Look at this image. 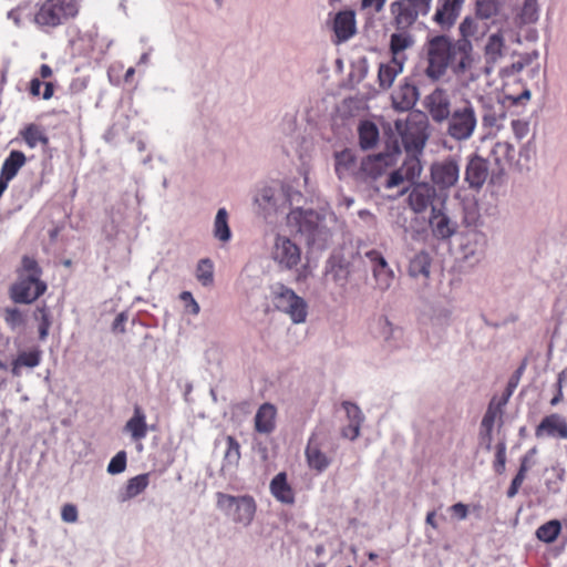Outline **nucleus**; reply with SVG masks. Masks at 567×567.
<instances>
[{"label":"nucleus","mask_w":567,"mask_h":567,"mask_svg":"<svg viewBox=\"0 0 567 567\" xmlns=\"http://www.w3.org/2000/svg\"><path fill=\"white\" fill-rule=\"evenodd\" d=\"M475 11L480 19H491L497 16L499 11V2L497 0H477Z\"/></svg>","instance_id":"48"},{"label":"nucleus","mask_w":567,"mask_h":567,"mask_svg":"<svg viewBox=\"0 0 567 567\" xmlns=\"http://www.w3.org/2000/svg\"><path fill=\"white\" fill-rule=\"evenodd\" d=\"M287 226L299 233L311 249L323 250L332 243L337 217L328 210L296 207L287 214Z\"/></svg>","instance_id":"1"},{"label":"nucleus","mask_w":567,"mask_h":567,"mask_svg":"<svg viewBox=\"0 0 567 567\" xmlns=\"http://www.w3.org/2000/svg\"><path fill=\"white\" fill-rule=\"evenodd\" d=\"M433 0H396L391 3L390 11L393 24L399 28H411L420 16L430 13Z\"/></svg>","instance_id":"14"},{"label":"nucleus","mask_w":567,"mask_h":567,"mask_svg":"<svg viewBox=\"0 0 567 567\" xmlns=\"http://www.w3.org/2000/svg\"><path fill=\"white\" fill-rule=\"evenodd\" d=\"M6 323L12 329H18L23 326L24 317L17 308L7 309L4 312Z\"/></svg>","instance_id":"50"},{"label":"nucleus","mask_w":567,"mask_h":567,"mask_svg":"<svg viewBox=\"0 0 567 567\" xmlns=\"http://www.w3.org/2000/svg\"><path fill=\"white\" fill-rule=\"evenodd\" d=\"M431 257L430 255L421 250L416 252L409 262L408 274L412 278H424L430 277Z\"/></svg>","instance_id":"38"},{"label":"nucleus","mask_w":567,"mask_h":567,"mask_svg":"<svg viewBox=\"0 0 567 567\" xmlns=\"http://www.w3.org/2000/svg\"><path fill=\"white\" fill-rule=\"evenodd\" d=\"M213 236L221 244H227L231 239L233 234L229 226V214L224 207L217 210L214 218Z\"/></svg>","instance_id":"37"},{"label":"nucleus","mask_w":567,"mask_h":567,"mask_svg":"<svg viewBox=\"0 0 567 567\" xmlns=\"http://www.w3.org/2000/svg\"><path fill=\"white\" fill-rule=\"evenodd\" d=\"M25 155L20 151H11L9 156L4 159L0 175L4 179H13L19 169L25 164Z\"/></svg>","instance_id":"39"},{"label":"nucleus","mask_w":567,"mask_h":567,"mask_svg":"<svg viewBox=\"0 0 567 567\" xmlns=\"http://www.w3.org/2000/svg\"><path fill=\"white\" fill-rule=\"evenodd\" d=\"M430 226L433 235L440 239H447L452 237L456 230V225L443 212V209L437 206H432Z\"/></svg>","instance_id":"28"},{"label":"nucleus","mask_w":567,"mask_h":567,"mask_svg":"<svg viewBox=\"0 0 567 567\" xmlns=\"http://www.w3.org/2000/svg\"><path fill=\"white\" fill-rule=\"evenodd\" d=\"M365 258L370 262L371 274L374 281L373 288L377 291L385 292L393 285L395 275L389 266L384 256L375 249L365 252Z\"/></svg>","instance_id":"17"},{"label":"nucleus","mask_w":567,"mask_h":567,"mask_svg":"<svg viewBox=\"0 0 567 567\" xmlns=\"http://www.w3.org/2000/svg\"><path fill=\"white\" fill-rule=\"evenodd\" d=\"M391 99L395 110L405 112L415 105L419 99V91L415 85L404 82L393 91Z\"/></svg>","instance_id":"29"},{"label":"nucleus","mask_w":567,"mask_h":567,"mask_svg":"<svg viewBox=\"0 0 567 567\" xmlns=\"http://www.w3.org/2000/svg\"><path fill=\"white\" fill-rule=\"evenodd\" d=\"M196 278L205 287L214 282V264L209 258L200 259L196 266Z\"/></svg>","instance_id":"47"},{"label":"nucleus","mask_w":567,"mask_h":567,"mask_svg":"<svg viewBox=\"0 0 567 567\" xmlns=\"http://www.w3.org/2000/svg\"><path fill=\"white\" fill-rule=\"evenodd\" d=\"M535 435L537 439L567 440V421L557 413L547 415L537 425Z\"/></svg>","instance_id":"24"},{"label":"nucleus","mask_w":567,"mask_h":567,"mask_svg":"<svg viewBox=\"0 0 567 567\" xmlns=\"http://www.w3.org/2000/svg\"><path fill=\"white\" fill-rule=\"evenodd\" d=\"M445 121L447 122V135L456 142L472 138L478 124L475 107L468 100H464L461 105L456 106Z\"/></svg>","instance_id":"8"},{"label":"nucleus","mask_w":567,"mask_h":567,"mask_svg":"<svg viewBox=\"0 0 567 567\" xmlns=\"http://www.w3.org/2000/svg\"><path fill=\"white\" fill-rule=\"evenodd\" d=\"M334 173L339 179L353 178L359 182L360 175V161L357 157L355 151L344 148L337 151L333 154Z\"/></svg>","instance_id":"22"},{"label":"nucleus","mask_w":567,"mask_h":567,"mask_svg":"<svg viewBox=\"0 0 567 567\" xmlns=\"http://www.w3.org/2000/svg\"><path fill=\"white\" fill-rule=\"evenodd\" d=\"M400 154V148L394 146L388 152L362 158L360 161L359 182L377 179L398 162Z\"/></svg>","instance_id":"15"},{"label":"nucleus","mask_w":567,"mask_h":567,"mask_svg":"<svg viewBox=\"0 0 567 567\" xmlns=\"http://www.w3.org/2000/svg\"><path fill=\"white\" fill-rule=\"evenodd\" d=\"M491 156L498 166L511 164L515 158V147L508 142H497L491 151Z\"/></svg>","instance_id":"42"},{"label":"nucleus","mask_w":567,"mask_h":567,"mask_svg":"<svg viewBox=\"0 0 567 567\" xmlns=\"http://www.w3.org/2000/svg\"><path fill=\"white\" fill-rule=\"evenodd\" d=\"M404 63L399 59H391L385 63H381L379 66V84L383 89H390L396 79V76L402 73Z\"/></svg>","instance_id":"36"},{"label":"nucleus","mask_w":567,"mask_h":567,"mask_svg":"<svg viewBox=\"0 0 567 567\" xmlns=\"http://www.w3.org/2000/svg\"><path fill=\"white\" fill-rule=\"evenodd\" d=\"M333 31L339 41H347L357 31L355 14L351 10L340 11L333 19Z\"/></svg>","instance_id":"33"},{"label":"nucleus","mask_w":567,"mask_h":567,"mask_svg":"<svg viewBox=\"0 0 567 567\" xmlns=\"http://www.w3.org/2000/svg\"><path fill=\"white\" fill-rule=\"evenodd\" d=\"M477 30V23L471 17H466L460 24L458 31L461 34L460 40H470L473 38Z\"/></svg>","instance_id":"51"},{"label":"nucleus","mask_w":567,"mask_h":567,"mask_svg":"<svg viewBox=\"0 0 567 567\" xmlns=\"http://www.w3.org/2000/svg\"><path fill=\"white\" fill-rule=\"evenodd\" d=\"M406 158L404 159L401 168L404 172L408 181L417 179L423 171V166L421 164L420 155L422 153H406Z\"/></svg>","instance_id":"44"},{"label":"nucleus","mask_w":567,"mask_h":567,"mask_svg":"<svg viewBox=\"0 0 567 567\" xmlns=\"http://www.w3.org/2000/svg\"><path fill=\"white\" fill-rule=\"evenodd\" d=\"M148 486V474H140L130 478L126 483L125 491L121 496V501L134 498L145 491Z\"/></svg>","instance_id":"43"},{"label":"nucleus","mask_w":567,"mask_h":567,"mask_svg":"<svg viewBox=\"0 0 567 567\" xmlns=\"http://www.w3.org/2000/svg\"><path fill=\"white\" fill-rule=\"evenodd\" d=\"M464 6L465 0H435L431 17L432 23L443 32L452 30L457 23Z\"/></svg>","instance_id":"16"},{"label":"nucleus","mask_w":567,"mask_h":567,"mask_svg":"<svg viewBox=\"0 0 567 567\" xmlns=\"http://www.w3.org/2000/svg\"><path fill=\"white\" fill-rule=\"evenodd\" d=\"M127 455L125 451L117 452L107 465V473L111 475L121 474L126 468Z\"/></svg>","instance_id":"49"},{"label":"nucleus","mask_w":567,"mask_h":567,"mask_svg":"<svg viewBox=\"0 0 567 567\" xmlns=\"http://www.w3.org/2000/svg\"><path fill=\"white\" fill-rule=\"evenodd\" d=\"M41 268L28 256L22 258L19 279L11 288V297L18 303H31L47 290V284L40 279Z\"/></svg>","instance_id":"4"},{"label":"nucleus","mask_w":567,"mask_h":567,"mask_svg":"<svg viewBox=\"0 0 567 567\" xmlns=\"http://www.w3.org/2000/svg\"><path fill=\"white\" fill-rule=\"evenodd\" d=\"M538 58L537 52L528 53L523 56L519 61L512 63L509 70H505L506 73H517L520 72L527 64L532 63L533 60Z\"/></svg>","instance_id":"58"},{"label":"nucleus","mask_w":567,"mask_h":567,"mask_svg":"<svg viewBox=\"0 0 567 567\" xmlns=\"http://www.w3.org/2000/svg\"><path fill=\"white\" fill-rule=\"evenodd\" d=\"M277 409L271 403L261 404L255 414V430L259 434H270L276 429Z\"/></svg>","instance_id":"32"},{"label":"nucleus","mask_w":567,"mask_h":567,"mask_svg":"<svg viewBox=\"0 0 567 567\" xmlns=\"http://www.w3.org/2000/svg\"><path fill=\"white\" fill-rule=\"evenodd\" d=\"M509 48L505 42L504 30L491 33L484 43V66L483 72L491 74L496 65H498L508 54Z\"/></svg>","instance_id":"18"},{"label":"nucleus","mask_w":567,"mask_h":567,"mask_svg":"<svg viewBox=\"0 0 567 567\" xmlns=\"http://www.w3.org/2000/svg\"><path fill=\"white\" fill-rule=\"evenodd\" d=\"M489 175L487 161L481 156H472L465 167V182L470 188L480 189Z\"/></svg>","instance_id":"25"},{"label":"nucleus","mask_w":567,"mask_h":567,"mask_svg":"<svg viewBox=\"0 0 567 567\" xmlns=\"http://www.w3.org/2000/svg\"><path fill=\"white\" fill-rule=\"evenodd\" d=\"M506 464V444L505 442H499L496 445L495 461H494V471L497 474H503L505 471Z\"/></svg>","instance_id":"52"},{"label":"nucleus","mask_w":567,"mask_h":567,"mask_svg":"<svg viewBox=\"0 0 567 567\" xmlns=\"http://www.w3.org/2000/svg\"><path fill=\"white\" fill-rule=\"evenodd\" d=\"M271 495L282 504H293L295 493L287 482V474L285 472L278 473L270 482Z\"/></svg>","instance_id":"34"},{"label":"nucleus","mask_w":567,"mask_h":567,"mask_svg":"<svg viewBox=\"0 0 567 567\" xmlns=\"http://www.w3.org/2000/svg\"><path fill=\"white\" fill-rule=\"evenodd\" d=\"M564 388H567V368L564 369L558 374L557 382H556V394L550 400V404L553 406L557 405L558 403H560L563 401V399H564L563 389Z\"/></svg>","instance_id":"53"},{"label":"nucleus","mask_w":567,"mask_h":567,"mask_svg":"<svg viewBox=\"0 0 567 567\" xmlns=\"http://www.w3.org/2000/svg\"><path fill=\"white\" fill-rule=\"evenodd\" d=\"M123 431L136 443V450L138 452L143 451L142 441L146 437L148 427L146 415L140 406L134 408L133 415L125 423Z\"/></svg>","instance_id":"26"},{"label":"nucleus","mask_w":567,"mask_h":567,"mask_svg":"<svg viewBox=\"0 0 567 567\" xmlns=\"http://www.w3.org/2000/svg\"><path fill=\"white\" fill-rule=\"evenodd\" d=\"M361 424L348 422V425L342 427L341 435L351 441L355 440L360 435Z\"/></svg>","instance_id":"60"},{"label":"nucleus","mask_w":567,"mask_h":567,"mask_svg":"<svg viewBox=\"0 0 567 567\" xmlns=\"http://www.w3.org/2000/svg\"><path fill=\"white\" fill-rule=\"evenodd\" d=\"M181 300L184 302L185 310L193 316H197L200 311V307L198 302L194 299L192 292L183 291L179 296Z\"/></svg>","instance_id":"56"},{"label":"nucleus","mask_w":567,"mask_h":567,"mask_svg":"<svg viewBox=\"0 0 567 567\" xmlns=\"http://www.w3.org/2000/svg\"><path fill=\"white\" fill-rule=\"evenodd\" d=\"M226 451L224 453L223 471L234 470L238 466L240 461V445L235 437L228 435L226 437Z\"/></svg>","instance_id":"40"},{"label":"nucleus","mask_w":567,"mask_h":567,"mask_svg":"<svg viewBox=\"0 0 567 567\" xmlns=\"http://www.w3.org/2000/svg\"><path fill=\"white\" fill-rule=\"evenodd\" d=\"M75 0H47L35 14V23L40 27L54 28L78 13Z\"/></svg>","instance_id":"12"},{"label":"nucleus","mask_w":567,"mask_h":567,"mask_svg":"<svg viewBox=\"0 0 567 567\" xmlns=\"http://www.w3.org/2000/svg\"><path fill=\"white\" fill-rule=\"evenodd\" d=\"M42 351L39 348H32L18 353L11 364V372L16 377L21 375L22 368L33 369L41 363Z\"/></svg>","instance_id":"35"},{"label":"nucleus","mask_w":567,"mask_h":567,"mask_svg":"<svg viewBox=\"0 0 567 567\" xmlns=\"http://www.w3.org/2000/svg\"><path fill=\"white\" fill-rule=\"evenodd\" d=\"M274 305L282 313L287 315L295 324L303 323L308 316V303L291 288L276 285L272 288Z\"/></svg>","instance_id":"10"},{"label":"nucleus","mask_w":567,"mask_h":567,"mask_svg":"<svg viewBox=\"0 0 567 567\" xmlns=\"http://www.w3.org/2000/svg\"><path fill=\"white\" fill-rule=\"evenodd\" d=\"M537 4L536 0H525L523 7V16L527 17L528 21H535L537 19Z\"/></svg>","instance_id":"62"},{"label":"nucleus","mask_w":567,"mask_h":567,"mask_svg":"<svg viewBox=\"0 0 567 567\" xmlns=\"http://www.w3.org/2000/svg\"><path fill=\"white\" fill-rule=\"evenodd\" d=\"M326 275L330 276L336 285L344 287L350 276V262L339 255H332L327 261Z\"/></svg>","instance_id":"31"},{"label":"nucleus","mask_w":567,"mask_h":567,"mask_svg":"<svg viewBox=\"0 0 567 567\" xmlns=\"http://www.w3.org/2000/svg\"><path fill=\"white\" fill-rule=\"evenodd\" d=\"M379 138L378 127L371 122H363L359 126L360 146L364 150L373 147Z\"/></svg>","instance_id":"45"},{"label":"nucleus","mask_w":567,"mask_h":567,"mask_svg":"<svg viewBox=\"0 0 567 567\" xmlns=\"http://www.w3.org/2000/svg\"><path fill=\"white\" fill-rule=\"evenodd\" d=\"M269 257L280 271H295L298 274V280L305 278V275L299 271L302 249L287 235L279 233L274 235L269 246Z\"/></svg>","instance_id":"5"},{"label":"nucleus","mask_w":567,"mask_h":567,"mask_svg":"<svg viewBox=\"0 0 567 567\" xmlns=\"http://www.w3.org/2000/svg\"><path fill=\"white\" fill-rule=\"evenodd\" d=\"M427 121L419 116L395 120L394 128L400 135L406 153H422L429 138Z\"/></svg>","instance_id":"9"},{"label":"nucleus","mask_w":567,"mask_h":567,"mask_svg":"<svg viewBox=\"0 0 567 567\" xmlns=\"http://www.w3.org/2000/svg\"><path fill=\"white\" fill-rule=\"evenodd\" d=\"M370 331L374 338L381 340L390 348L398 347L403 338V329L382 315L373 319Z\"/></svg>","instance_id":"20"},{"label":"nucleus","mask_w":567,"mask_h":567,"mask_svg":"<svg viewBox=\"0 0 567 567\" xmlns=\"http://www.w3.org/2000/svg\"><path fill=\"white\" fill-rule=\"evenodd\" d=\"M284 150L288 156H296L298 158V173L302 177L305 186L308 187L315 150L312 138L298 133L295 136H290L284 143Z\"/></svg>","instance_id":"13"},{"label":"nucleus","mask_w":567,"mask_h":567,"mask_svg":"<svg viewBox=\"0 0 567 567\" xmlns=\"http://www.w3.org/2000/svg\"><path fill=\"white\" fill-rule=\"evenodd\" d=\"M216 505L235 524L249 526L255 517L257 505L250 495L216 494Z\"/></svg>","instance_id":"7"},{"label":"nucleus","mask_w":567,"mask_h":567,"mask_svg":"<svg viewBox=\"0 0 567 567\" xmlns=\"http://www.w3.org/2000/svg\"><path fill=\"white\" fill-rule=\"evenodd\" d=\"M449 69L466 85L481 76L483 68L471 40H456Z\"/></svg>","instance_id":"6"},{"label":"nucleus","mask_w":567,"mask_h":567,"mask_svg":"<svg viewBox=\"0 0 567 567\" xmlns=\"http://www.w3.org/2000/svg\"><path fill=\"white\" fill-rule=\"evenodd\" d=\"M396 32L392 33L390 39V50L393 59L402 62L406 61L404 51L412 48L415 43L414 37L409 32L410 28H399L395 25Z\"/></svg>","instance_id":"30"},{"label":"nucleus","mask_w":567,"mask_h":567,"mask_svg":"<svg viewBox=\"0 0 567 567\" xmlns=\"http://www.w3.org/2000/svg\"><path fill=\"white\" fill-rule=\"evenodd\" d=\"M303 196L300 190L295 189L289 183L282 185H265L257 189L254 204L258 214L265 218L284 214L288 208L299 207Z\"/></svg>","instance_id":"2"},{"label":"nucleus","mask_w":567,"mask_h":567,"mask_svg":"<svg viewBox=\"0 0 567 567\" xmlns=\"http://www.w3.org/2000/svg\"><path fill=\"white\" fill-rule=\"evenodd\" d=\"M436 198L437 189L434 186L427 183H419L409 194V205L414 213L421 214L429 207L435 206Z\"/></svg>","instance_id":"23"},{"label":"nucleus","mask_w":567,"mask_h":567,"mask_svg":"<svg viewBox=\"0 0 567 567\" xmlns=\"http://www.w3.org/2000/svg\"><path fill=\"white\" fill-rule=\"evenodd\" d=\"M455 42L446 34H436L429 38L423 47L426 66L425 75L433 80H441L447 72L451 64Z\"/></svg>","instance_id":"3"},{"label":"nucleus","mask_w":567,"mask_h":567,"mask_svg":"<svg viewBox=\"0 0 567 567\" xmlns=\"http://www.w3.org/2000/svg\"><path fill=\"white\" fill-rule=\"evenodd\" d=\"M431 181L440 192L456 186L461 176V156L447 155L434 161L430 166Z\"/></svg>","instance_id":"11"},{"label":"nucleus","mask_w":567,"mask_h":567,"mask_svg":"<svg viewBox=\"0 0 567 567\" xmlns=\"http://www.w3.org/2000/svg\"><path fill=\"white\" fill-rule=\"evenodd\" d=\"M342 406L346 411L348 422L351 423H362L363 414L358 405L351 402H343Z\"/></svg>","instance_id":"54"},{"label":"nucleus","mask_w":567,"mask_h":567,"mask_svg":"<svg viewBox=\"0 0 567 567\" xmlns=\"http://www.w3.org/2000/svg\"><path fill=\"white\" fill-rule=\"evenodd\" d=\"M450 512L458 519H465L468 515V507L463 503H456L450 507Z\"/></svg>","instance_id":"64"},{"label":"nucleus","mask_w":567,"mask_h":567,"mask_svg":"<svg viewBox=\"0 0 567 567\" xmlns=\"http://www.w3.org/2000/svg\"><path fill=\"white\" fill-rule=\"evenodd\" d=\"M503 406L504 404L493 399L483 416L481 423V441L487 450H491L494 424L497 419H501Z\"/></svg>","instance_id":"27"},{"label":"nucleus","mask_w":567,"mask_h":567,"mask_svg":"<svg viewBox=\"0 0 567 567\" xmlns=\"http://www.w3.org/2000/svg\"><path fill=\"white\" fill-rule=\"evenodd\" d=\"M61 519L68 524H74L79 519V511L74 504H64L61 508Z\"/></svg>","instance_id":"55"},{"label":"nucleus","mask_w":567,"mask_h":567,"mask_svg":"<svg viewBox=\"0 0 567 567\" xmlns=\"http://www.w3.org/2000/svg\"><path fill=\"white\" fill-rule=\"evenodd\" d=\"M524 370V367H520L517 371H516V374L513 375L511 378V380L508 381V384H507V388H506V392L504 393L503 398L501 400H498L501 402V404H504L506 405L509 398L513 395L515 389L517 388L518 385V382H519V378H520V374Z\"/></svg>","instance_id":"57"},{"label":"nucleus","mask_w":567,"mask_h":567,"mask_svg":"<svg viewBox=\"0 0 567 567\" xmlns=\"http://www.w3.org/2000/svg\"><path fill=\"white\" fill-rule=\"evenodd\" d=\"M386 0H362L361 9L369 10L371 12H380L384 7Z\"/></svg>","instance_id":"63"},{"label":"nucleus","mask_w":567,"mask_h":567,"mask_svg":"<svg viewBox=\"0 0 567 567\" xmlns=\"http://www.w3.org/2000/svg\"><path fill=\"white\" fill-rule=\"evenodd\" d=\"M560 529V522L553 519L539 526L536 530V536L544 543H553L558 537Z\"/></svg>","instance_id":"46"},{"label":"nucleus","mask_w":567,"mask_h":567,"mask_svg":"<svg viewBox=\"0 0 567 567\" xmlns=\"http://www.w3.org/2000/svg\"><path fill=\"white\" fill-rule=\"evenodd\" d=\"M404 181H408V177L405 176L404 172L400 167L399 169L392 172L386 179V188H393L399 185H401Z\"/></svg>","instance_id":"59"},{"label":"nucleus","mask_w":567,"mask_h":567,"mask_svg":"<svg viewBox=\"0 0 567 567\" xmlns=\"http://www.w3.org/2000/svg\"><path fill=\"white\" fill-rule=\"evenodd\" d=\"M20 134L30 148H34L39 144L47 145L49 143L44 130L37 124H29Z\"/></svg>","instance_id":"41"},{"label":"nucleus","mask_w":567,"mask_h":567,"mask_svg":"<svg viewBox=\"0 0 567 567\" xmlns=\"http://www.w3.org/2000/svg\"><path fill=\"white\" fill-rule=\"evenodd\" d=\"M307 465L317 473H323L332 464L333 457L324 451L323 440L313 433L305 450Z\"/></svg>","instance_id":"19"},{"label":"nucleus","mask_w":567,"mask_h":567,"mask_svg":"<svg viewBox=\"0 0 567 567\" xmlns=\"http://www.w3.org/2000/svg\"><path fill=\"white\" fill-rule=\"evenodd\" d=\"M451 95L445 89L436 87L425 97V107L436 123L444 122L451 115Z\"/></svg>","instance_id":"21"},{"label":"nucleus","mask_w":567,"mask_h":567,"mask_svg":"<svg viewBox=\"0 0 567 567\" xmlns=\"http://www.w3.org/2000/svg\"><path fill=\"white\" fill-rule=\"evenodd\" d=\"M512 131L514 135L520 140L525 137L529 131L528 123L522 120H513L512 123Z\"/></svg>","instance_id":"61"}]
</instances>
